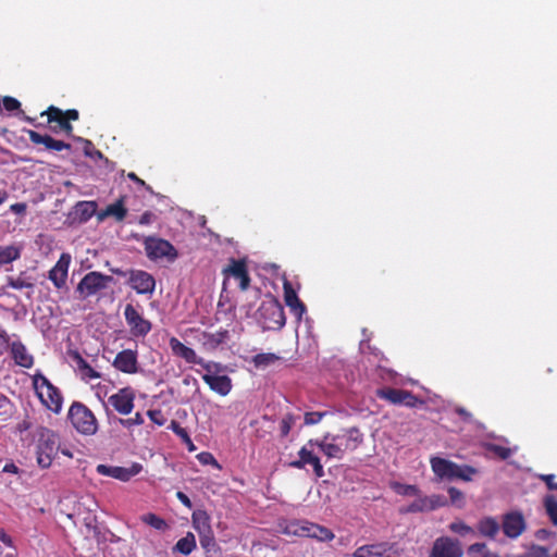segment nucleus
Segmentation results:
<instances>
[{"instance_id":"obj_1","label":"nucleus","mask_w":557,"mask_h":557,"mask_svg":"<svg viewBox=\"0 0 557 557\" xmlns=\"http://www.w3.org/2000/svg\"><path fill=\"white\" fill-rule=\"evenodd\" d=\"M363 442V434L358 428L342 430L338 434H325L322 440H310L309 446H318L329 458L342 459L347 451L356 450Z\"/></svg>"},{"instance_id":"obj_2","label":"nucleus","mask_w":557,"mask_h":557,"mask_svg":"<svg viewBox=\"0 0 557 557\" xmlns=\"http://www.w3.org/2000/svg\"><path fill=\"white\" fill-rule=\"evenodd\" d=\"M430 465L432 471L440 480L451 481L459 479L469 482L478 473V470L471 466H461L442 457H431Z\"/></svg>"},{"instance_id":"obj_3","label":"nucleus","mask_w":557,"mask_h":557,"mask_svg":"<svg viewBox=\"0 0 557 557\" xmlns=\"http://www.w3.org/2000/svg\"><path fill=\"white\" fill-rule=\"evenodd\" d=\"M257 319L263 330H281L286 322L283 306L272 296H268L261 302L257 311Z\"/></svg>"},{"instance_id":"obj_4","label":"nucleus","mask_w":557,"mask_h":557,"mask_svg":"<svg viewBox=\"0 0 557 557\" xmlns=\"http://www.w3.org/2000/svg\"><path fill=\"white\" fill-rule=\"evenodd\" d=\"M33 386L46 408L54 413L61 411L63 403L62 394L42 373L37 372L33 375Z\"/></svg>"},{"instance_id":"obj_5","label":"nucleus","mask_w":557,"mask_h":557,"mask_svg":"<svg viewBox=\"0 0 557 557\" xmlns=\"http://www.w3.org/2000/svg\"><path fill=\"white\" fill-rule=\"evenodd\" d=\"M67 416L71 424L78 433L90 436L98 431V421L86 405L74 401L69 409Z\"/></svg>"},{"instance_id":"obj_6","label":"nucleus","mask_w":557,"mask_h":557,"mask_svg":"<svg viewBox=\"0 0 557 557\" xmlns=\"http://www.w3.org/2000/svg\"><path fill=\"white\" fill-rule=\"evenodd\" d=\"M284 533L301 537L315 539L320 542H329L334 539V533L320 524L307 520H294L286 524Z\"/></svg>"},{"instance_id":"obj_7","label":"nucleus","mask_w":557,"mask_h":557,"mask_svg":"<svg viewBox=\"0 0 557 557\" xmlns=\"http://www.w3.org/2000/svg\"><path fill=\"white\" fill-rule=\"evenodd\" d=\"M59 436L52 430L41 428L37 441V462L41 468L51 466L59 451Z\"/></svg>"},{"instance_id":"obj_8","label":"nucleus","mask_w":557,"mask_h":557,"mask_svg":"<svg viewBox=\"0 0 557 557\" xmlns=\"http://www.w3.org/2000/svg\"><path fill=\"white\" fill-rule=\"evenodd\" d=\"M111 283H113L112 276L102 274L98 271H91L84 275L78 283L76 290L83 299H86L108 288Z\"/></svg>"},{"instance_id":"obj_9","label":"nucleus","mask_w":557,"mask_h":557,"mask_svg":"<svg viewBox=\"0 0 557 557\" xmlns=\"http://www.w3.org/2000/svg\"><path fill=\"white\" fill-rule=\"evenodd\" d=\"M144 247L146 255L150 260H158L162 258L175 260L177 258L175 247L166 239L149 236L144 240Z\"/></svg>"},{"instance_id":"obj_10","label":"nucleus","mask_w":557,"mask_h":557,"mask_svg":"<svg viewBox=\"0 0 557 557\" xmlns=\"http://www.w3.org/2000/svg\"><path fill=\"white\" fill-rule=\"evenodd\" d=\"M124 318L134 337H145L152 329L151 322L145 319L132 304L125 306Z\"/></svg>"},{"instance_id":"obj_11","label":"nucleus","mask_w":557,"mask_h":557,"mask_svg":"<svg viewBox=\"0 0 557 557\" xmlns=\"http://www.w3.org/2000/svg\"><path fill=\"white\" fill-rule=\"evenodd\" d=\"M377 396L393 405H404L409 408L423 404L412 392L400 388L385 387L377 392Z\"/></svg>"},{"instance_id":"obj_12","label":"nucleus","mask_w":557,"mask_h":557,"mask_svg":"<svg viewBox=\"0 0 557 557\" xmlns=\"http://www.w3.org/2000/svg\"><path fill=\"white\" fill-rule=\"evenodd\" d=\"M135 391L127 386L120 388L115 394L108 398V403L120 414L127 416L134 409Z\"/></svg>"},{"instance_id":"obj_13","label":"nucleus","mask_w":557,"mask_h":557,"mask_svg":"<svg viewBox=\"0 0 557 557\" xmlns=\"http://www.w3.org/2000/svg\"><path fill=\"white\" fill-rule=\"evenodd\" d=\"M446 504H447L446 498L441 495H431V496H420L419 495L407 508L401 509L400 511L404 513L431 511V510L437 509L440 507H444Z\"/></svg>"},{"instance_id":"obj_14","label":"nucleus","mask_w":557,"mask_h":557,"mask_svg":"<svg viewBox=\"0 0 557 557\" xmlns=\"http://www.w3.org/2000/svg\"><path fill=\"white\" fill-rule=\"evenodd\" d=\"M527 523L520 511L507 512L503 516L502 529L509 539L519 537L525 530Z\"/></svg>"},{"instance_id":"obj_15","label":"nucleus","mask_w":557,"mask_h":557,"mask_svg":"<svg viewBox=\"0 0 557 557\" xmlns=\"http://www.w3.org/2000/svg\"><path fill=\"white\" fill-rule=\"evenodd\" d=\"M112 366L125 374H135L139 371L137 350L123 349L116 354Z\"/></svg>"},{"instance_id":"obj_16","label":"nucleus","mask_w":557,"mask_h":557,"mask_svg":"<svg viewBox=\"0 0 557 557\" xmlns=\"http://www.w3.org/2000/svg\"><path fill=\"white\" fill-rule=\"evenodd\" d=\"M307 446L308 444L299 449V458L297 460L290 461L289 467L295 469H304L306 465H311L315 476L323 478L325 473L320 458L314 455L311 449H308Z\"/></svg>"},{"instance_id":"obj_17","label":"nucleus","mask_w":557,"mask_h":557,"mask_svg":"<svg viewBox=\"0 0 557 557\" xmlns=\"http://www.w3.org/2000/svg\"><path fill=\"white\" fill-rule=\"evenodd\" d=\"M41 116L47 115L48 124L53 133L64 132L67 136L73 134V125L64 117L62 110L58 107L50 106L40 113Z\"/></svg>"},{"instance_id":"obj_18","label":"nucleus","mask_w":557,"mask_h":557,"mask_svg":"<svg viewBox=\"0 0 557 557\" xmlns=\"http://www.w3.org/2000/svg\"><path fill=\"white\" fill-rule=\"evenodd\" d=\"M128 274V284L137 294L153 293L156 281L150 273L143 270H131Z\"/></svg>"},{"instance_id":"obj_19","label":"nucleus","mask_w":557,"mask_h":557,"mask_svg":"<svg viewBox=\"0 0 557 557\" xmlns=\"http://www.w3.org/2000/svg\"><path fill=\"white\" fill-rule=\"evenodd\" d=\"M462 554L458 541L443 536L434 542L430 557H462Z\"/></svg>"},{"instance_id":"obj_20","label":"nucleus","mask_w":557,"mask_h":557,"mask_svg":"<svg viewBox=\"0 0 557 557\" xmlns=\"http://www.w3.org/2000/svg\"><path fill=\"white\" fill-rule=\"evenodd\" d=\"M29 140L35 145H44L47 150L50 151H62L72 150V145L63 140L53 138L50 135H41L40 133L33 129H25Z\"/></svg>"},{"instance_id":"obj_21","label":"nucleus","mask_w":557,"mask_h":557,"mask_svg":"<svg viewBox=\"0 0 557 557\" xmlns=\"http://www.w3.org/2000/svg\"><path fill=\"white\" fill-rule=\"evenodd\" d=\"M223 273L237 280L242 290H246L249 287L250 276L245 260L231 259L228 267L223 270Z\"/></svg>"},{"instance_id":"obj_22","label":"nucleus","mask_w":557,"mask_h":557,"mask_svg":"<svg viewBox=\"0 0 557 557\" xmlns=\"http://www.w3.org/2000/svg\"><path fill=\"white\" fill-rule=\"evenodd\" d=\"M70 263L71 255L63 252L54 267L49 271L48 277L57 288H62L65 285Z\"/></svg>"},{"instance_id":"obj_23","label":"nucleus","mask_w":557,"mask_h":557,"mask_svg":"<svg viewBox=\"0 0 557 557\" xmlns=\"http://www.w3.org/2000/svg\"><path fill=\"white\" fill-rule=\"evenodd\" d=\"M10 355L14 363L21 368L30 369L35 363L34 356L21 341L10 344Z\"/></svg>"},{"instance_id":"obj_24","label":"nucleus","mask_w":557,"mask_h":557,"mask_svg":"<svg viewBox=\"0 0 557 557\" xmlns=\"http://www.w3.org/2000/svg\"><path fill=\"white\" fill-rule=\"evenodd\" d=\"M170 348L173 355L183 358L188 363L202 364V359L197 356L195 350L184 345L176 337H171L169 341Z\"/></svg>"},{"instance_id":"obj_25","label":"nucleus","mask_w":557,"mask_h":557,"mask_svg":"<svg viewBox=\"0 0 557 557\" xmlns=\"http://www.w3.org/2000/svg\"><path fill=\"white\" fill-rule=\"evenodd\" d=\"M69 357L71 360L76 364L77 371L81 373L82 379L86 381H91L99 379L101 375L99 372H97L79 354L78 350H72L70 349L67 351Z\"/></svg>"},{"instance_id":"obj_26","label":"nucleus","mask_w":557,"mask_h":557,"mask_svg":"<svg viewBox=\"0 0 557 557\" xmlns=\"http://www.w3.org/2000/svg\"><path fill=\"white\" fill-rule=\"evenodd\" d=\"M283 290H284V300L287 307L290 308V310L298 317L301 318V315L306 311V306L304 302L298 298L296 290L294 289L292 283L287 280L283 283Z\"/></svg>"},{"instance_id":"obj_27","label":"nucleus","mask_w":557,"mask_h":557,"mask_svg":"<svg viewBox=\"0 0 557 557\" xmlns=\"http://www.w3.org/2000/svg\"><path fill=\"white\" fill-rule=\"evenodd\" d=\"M228 338L227 330H219L215 333L202 332L198 338L202 348L207 351L215 350L220 345L224 344Z\"/></svg>"},{"instance_id":"obj_28","label":"nucleus","mask_w":557,"mask_h":557,"mask_svg":"<svg viewBox=\"0 0 557 557\" xmlns=\"http://www.w3.org/2000/svg\"><path fill=\"white\" fill-rule=\"evenodd\" d=\"M127 215V209L125 207V197H120L115 202L108 205L103 210L98 212L97 218L99 221L112 216L115 221L121 222Z\"/></svg>"},{"instance_id":"obj_29","label":"nucleus","mask_w":557,"mask_h":557,"mask_svg":"<svg viewBox=\"0 0 557 557\" xmlns=\"http://www.w3.org/2000/svg\"><path fill=\"white\" fill-rule=\"evenodd\" d=\"M202 380L221 396H226L232 389V380L227 375L203 374Z\"/></svg>"},{"instance_id":"obj_30","label":"nucleus","mask_w":557,"mask_h":557,"mask_svg":"<svg viewBox=\"0 0 557 557\" xmlns=\"http://www.w3.org/2000/svg\"><path fill=\"white\" fill-rule=\"evenodd\" d=\"M391 549V546L388 543H376V544H370V545H362L358 547L352 556L354 557H381L385 553H387Z\"/></svg>"},{"instance_id":"obj_31","label":"nucleus","mask_w":557,"mask_h":557,"mask_svg":"<svg viewBox=\"0 0 557 557\" xmlns=\"http://www.w3.org/2000/svg\"><path fill=\"white\" fill-rule=\"evenodd\" d=\"M143 471V465L139 462H133L129 467L114 466L113 479L122 482H128L132 478L139 474Z\"/></svg>"},{"instance_id":"obj_32","label":"nucleus","mask_w":557,"mask_h":557,"mask_svg":"<svg viewBox=\"0 0 557 557\" xmlns=\"http://www.w3.org/2000/svg\"><path fill=\"white\" fill-rule=\"evenodd\" d=\"M478 531L482 536L495 539L499 532V523L493 517H485L478 522Z\"/></svg>"},{"instance_id":"obj_33","label":"nucleus","mask_w":557,"mask_h":557,"mask_svg":"<svg viewBox=\"0 0 557 557\" xmlns=\"http://www.w3.org/2000/svg\"><path fill=\"white\" fill-rule=\"evenodd\" d=\"M210 521V516L206 510L198 509L191 515L193 527L198 533H209L212 530Z\"/></svg>"},{"instance_id":"obj_34","label":"nucleus","mask_w":557,"mask_h":557,"mask_svg":"<svg viewBox=\"0 0 557 557\" xmlns=\"http://www.w3.org/2000/svg\"><path fill=\"white\" fill-rule=\"evenodd\" d=\"M197 547L196 537L191 532H187V534L180 539L175 546L174 550L178 552L185 556L191 554Z\"/></svg>"},{"instance_id":"obj_35","label":"nucleus","mask_w":557,"mask_h":557,"mask_svg":"<svg viewBox=\"0 0 557 557\" xmlns=\"http://www.w3.org/2000/svg\"><path fill=\"white\" fill-rule=\"evenodd\" d=\"M21 257V248L14 245L0 246V265L11 263Z\"/></svg>"},{"instance_id":"obj_36","label":"nucleus","mask_w":557,"mask_h":557,"mask_svg":"<svg viewBox=\"0 0 557 557\" xmlns=\"http://www.w3.org/2000/svg\"><path fill=\"white\" fill-rule=\"evenodd\" d=\"M281 360V357L272 352H262L253 356L252 362L256 368H267Z\"/></svg>"},{"instance_id":"obj_37","label":"nucleus","mask_w":557,"mask_h":557,"mask_svg":"<svg viewBox=\"0 0 557 557\" xmlns=\"http://www.w3.org/2000/svg\"><path fill=\"white\" fill-rule=\"evenodd\" d=\"M484 448L486 451L497 456L502 460H506L512 455V450L509 447H505L494 443H485Z\"/></svg>"},{"instance_id":"obj_38","label":"nucleus","mask_w":557,"mask_h":557,"mask_svg":"<svg viewBox=\"0 0 557 557\" xmlns=\"http://www.w3.org/2000/svg\"><path fill=\"white\" fill-rule=\"evenodd\" d=\"M14 411V404L12 400L0 392V417L2 420H8L12 417Z\"/></svg>"},{"instance_id":"obj_39","label":"nucleus","mask_w":557,"mask_h":557,"mask_svg":"<svg viewBox=\"0 0 557 557\" xmlns=\"http://www.w3.org/2000/svg\"><path fill=\"white\" fill-rule=\"evenodd\" d=\"M298 417L293 414V413H286L281 422H280V435L281 437H286L290 430L293 429V426L295 425L296 421H297Z\"/></svg>"},{"instance_id":"obj_40","label":"nucleus","mask_w":557,"mask_h":557,"mask_svg":"<svg viewBox=\"0 0 557 557\" xmlns=\"http://www.w3.org/2000/svg\"><path fill=\"white\" fill-rule=\"evenodd\" d=\"M544 506L546 512L553 522V524L557 525V499L554 495H547L544 498Z\"/></svg>"},{"instance_id":"obj_41","label":"nucleus","mask_w":557,"mask_h":557,"mask_svg":"<svg viewBox=\"0 0 557 557\" xmlns=\"http://www.w3.org/2000/svg\"><path fill=\"white\" fill-rule=\"evenodd\" d=\"M141 521L156 530H163L166 527L165 521L152 512L144 515Z\"/></svg>"},{"instance_id":"obj_42","label":"nucleus","mask_w":557,"mask_h":557,"mask_svg":"<svg viewBox=\"0 0 557 557\" xmlns=\"http://www.w3.org/2000/svg\"><path fill=\"white\" fill-rule=\"evenodd\" d=\"M393 488L397 494L404 496H419L420 494L417 485L395 483Z\"/></svg>"},{"instance_id":"obj_43","label":"nucleus","mask_w":557,"mask_h":557,"mask_svg":"<svg viewBox=\"0 0 557 557\" xmlns=\"http://www.w3.org/2000/svg\"><path fill=\"white\" fill-rule=\"evenodd\" d=\"M449 529L451 532L457 533L461 536L475 535L474 529L463 523L462 521H456L450 523Z\"/></svg>"},{"instance_id":"obj_44","label":"nucleus","mask_w":557,"mask_h":557,"mask_svg":"<svg viewBox=\"0 0 557 557\" xmlns=\"http://www.w3.org/2000/svg\"><path fill=\"white\" fill-rule=\"evenodd\" d=\"M7 286L14 289L33 288V283L27 282L22 274L17 277L8 276Z\"/></svg>"},{"instance_id":"obj_45","label":"nucleus","mask_w":557,"mask_h":557,"mask_svg":"<svg viewBox=\"0 0 557 557\" xmlns=\"http://www.w3.org/2000/svg\"><path fill=\"white\" fill-rule=\"evenodd\" d=\"M200 539V544L202 548L207 552H210L213 547H215V539L213 535V531H209V533H198Z\"/></svg>"},{"instance_id":"obj_46","label":"nucleus","mask_w":557,"mask_h":557,"mask_svg":"<svg viewBox=\"0 0 557 557\" xmlns=\"http://www.w3.org/2000/svg\"><path fill=\"white\" fill-rule=\"evenodd\" d=\"M77 211L84 219H89L96 211V202L83 201L77 205Z\"/></svg>"},{"instance_id":"obj_47","label":"nucleus","mask_w":557,"mask_h":557,"mask_svg":"<svg viewBox=\"0 0 557 557\" xmlns=\"http://www.w3.org/2000/svg\"><path fill=\"white\" fill-rule=\"evenodd\" d=\"M468 552L470 555H478L479 557H487V555H495L494 553L487 549V546L484 543H474L470 545Z\"/></svg>"},{"instance_id":"obj_48","label":"nucleus","mask_w":557,"mask_h":557,"mask_svg":"<svg viewBox=\"0 0 557 557\" xmlns=\"http://www.w3.org/2000/svg\"><path fill=\"white\" fill-rule=\"evenodd\" d=\"M170 429L180 437L182 438L185 443H188V444H191V440L189 437V434L187 432L186 429H184L183 426H181V424L175 421V420H172L171 421V424H170Z\"/></svg>"},{"instance_id":"obj_49","label":"nucleus","mask_w":557,"mask_h":557,"mask_svg":"<svg viewBox=\"0 0 557 557\" xmlns=\"http://www.w3.org/2000/svg\"><path fill=\"white\" fill-rule=\"evenodd\" d=\"M448 495L450 498L451 504L457 505L461 507L463 505V493L458 490L457 487L450 486L448 488Z\"/></svg>"},{"instance_id":"obj_50","label":"nucleus","mask_w":557,"mask_h":557,"mask_svg":"<svg viewBox=\"0 0 557 557\" xmlns=\"http://www.w3.org/2000/svg\"><path fill=\"white\" fill-rule=\"evenodd\" d=\"M147 414L150 418V420L159 426L164 425L166 422V418L164 417L162 410L160 409L148 410Z\"/></svg>"},{"instance_id":"obj_51","label":"nucleus","mask_w":557,"mask_h":557,"mask_svg":"<svg viewBox=\"0 0 557 557\" xmlns=\"http://www.w3.org/2000/svg\"><path fill=\"white\" fill-rule=\"evenodd\" d=\"M326 414V412H319V411H311L305 413V424L307 425H313L318 424L322 418Z\"/></svg>"},{"instance_id":"obj_52","label":"nucleus","mask_w":557,"mask_h":557,"mask_svg":"<svg viewBox=\"0 0 557 557\" xmlns=\"http://www.w3.org/2000/svg\"><path fill=\"white\" fill-rule=\"evenodd\" d=\"M120 422L123 426L129 429L134 425H141L144 423V418L139 412H136L133 418L121 419Z\"/></svg>"},{"instance_id":"obj_53","label":"nucleus","mask_w":557,"mask_h":557,"mask_svg":"<svg viewBox=\"0 0 557 557\" xmlns=\"http://www.w3.org/2000/svg\"><path fill=\"white\" fill-rule=\"evenodd\" d=\"M2 102H3L4 109L9 112L18 110L21 107V102L17 99L10 97V96H5L2 100Z\"/></svg>"},{"instance_id":"obj_54","label":"nucleus","mask_w":557,"mask_h":557,"mask_svg":"<svg viewBox=\"0 0 557 557\" xmlns=\"http://www.w3.org/2000/svg\"><path fill=\"white\" fill-rule=\"evenodd\" d=\"M10 335L4 329H0V356L3 355L4 350L10 348Z\"/></svg>"},{"instance_id":"obj_55","label":"nucleus","mask_w":557,"mask_h":557,"mask_svg":"<svg viewBox=\"0 0 557 557\" xmlns=\"http://www.w3.org/2000/svg\"><path fill=\"white\" fill-rule=\"evenodd\" d=\"M542 481L545 482L546 486L550 491H557V483L554 482V474H543L540 476Z\"/></svg>"},{"instance_id":"obj_56","label":"nucleus","mask_w":557,"mask_h":557,"mask_svg":"<svg viewBox=\"0 0 557 557\" xmlns=\"http://www.w3.org/2000/svg\"><path fill=\"white\" fill-rule=\"evenodd\" d=\"M97 472L101 475L113 476L114 466L98 465L96 468Z\"/></svg>"},{"instance_id":"obj_57","label":"nucleus","mask_w":557,"mask_h":557,"mask_svg":"<svg viewBox=\"0 0 557 557\" xmlns=\"http://www.w3.org/2000/svg\"><path fill=\"white\" fill-rule=\"evenodd\" d=\"M154 218V213H152L151 211H145L139 218V224L148 225L153 221Z\"/></svg>"},{"instance_id":"obj_58","label":"nucleus","mask_w":557,"mask_h":557,"mask_svg":"<svg viewBox=\"0 0 557 557\" xmlns=\"http://www.w3.org/2000/svg\"><path fill=\"white\" fill-rule=\"evenodd\" d=\"M176 497L185 507H187L188 509H191L193 503H191L190 498L185 493L178 491L176 493Z\"/></svg>"},{"instance_id":"obj_59","label":"nucleus","mask_w":557,"mask_h":557,"mask_svg":"<svg viewBox=\"0 0 557 557\" xmlns=\"http://www.w3.org/2000/svg\"><path fill=\"white\" fill-rule=\"evenodd\" d=\"M62 114L66 120L71 123V121H77L79 117V113L76 109H69L66 111L62 110Z\"/></svg>"},{"instance_id":"obj_60","label":"nucleus","mask_w":557,"mask_h":557,"mask_svg":"<svg viewBox=\"0 0 557 557\" xmlns=\"http://www.w3.org/2000/svg\"><path fill=\"white\" fill-rule=\"evenodd\" d=\"M0 541L10 548L15 547L12 537L3 529H0Z\"/></svg>"},{"instance_id":"obj_61","label":"nucleus","mask_w":557,"mask_h":557,"mask_svg":"<svg viewBox=\"0 0 557 557\" xmlns=\"http://www.w3.org/2000/svg\"><path fill=\"white\" fill-rule=\"evenodd\" d=\"M199 460H200L202 463H211V465H215V466H218V467H219V465H218V462H216L215 458H214L211 454H209V453L201 454V455L199 456Z\"/></svg>"},{"instance_id":"obj_62","label":"nucleus","mask_w":557,"mask_h":557,"mask_svg":"<svg viewBox=\"0 0 557 557\" xmlns=\"http://www.w3.org/2000/svg\"><path fill=\"white\" fill-rule=\"evenodd\" d=\"M127 177L129 180L134 181L135 183H137L138 185L145 186V187H147V189H150V187L146 185L145 181L139 178L134 172L128 173Z\"/></svg>"},{"instance_id":"obj_63","label":"nucleus","mask_w":557,"mask_h":557,"mask_svg":"<svg viewBox=\"0 0 557 557\" xmlns=\"http://www.w3.org/2000/svg\"><path fill=\"white\" fill-rule=\"evenodd\" d=\"M25 209H26L25 203H14L11 206V211H13L15 213H22L25 211Z\"/></svg>"},{"instance_id":"obj_64","label":"nucleus","mask_w":557,"mask_h":557,"mask_svg":"<svg viewBox=\"0 0 557 557\" xmlns=\"http://www.w3.org/2000/svg\"><path fill=\"white\" fill-rule=\"evenodd\" d=\"M1 557H17V549H16V547L11 548L10 552L3 554Z\"/></svg>"}]
</instances>
